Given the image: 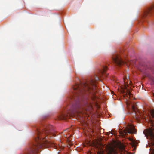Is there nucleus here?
Segmentation results:
<instances>
[{
    "label": "nucleus",
    "instance_id": "obj_13",
    "mask_svg": "<svg viewBox=\"0 0 154 154\" xmlns=\"http://www.w3.org/2000/svg\"><path fill=\"white\" fill-rule=\"evenodd\" d=\"M97 154H103V151H99L97 152Z\"/></svg>",
    "mask_w": 154,
    "mask_h": 154
},
{
    "label": "nucleus",
    "instance_id": "obj_11",
    "mask_svg": "<svg viewBox=\"0 0 154 154\" xmlns=\"http://www.w3.org/2000/svg\"><path fill=\"white\" fill-rule=\"evenodd\" d=\"M138 112H139V113H138V115H137V114H136V116L137 118V119H136L135 118V119L137 121V122H138V118H140V116H139V114L140 115V117H142V115H142V114H141V113L138 111ZM143 117H142L143 118Z\"/></svg>",
    "mask_w": 154,
    "mask_h": 154
},
{
    "label": "nucleus",
    "instance_id": "obj_7",
    "mask_svg": "<svg viewBox=\"0 0 154 154\" xmlns=\"http://www.w3.org/2000/svg\"><path fill=\"white\" fill-rule=\"evenodd\" d=\"M128 127H125V129L123 130L122 131L121 130V131L123 132L125 134L128 133L129 134H134L136 133V130L135 128L134 127H131L132 126H128Z\"/></svg>",
    "mask_w": 154,
    "mask_h": 154
},
{
    "label": "nucleus",
    "instance_id": "obj_5",
    "mask_svg": "<svg viewBox=\"0 0 154 154\" xmlns=\"http://www.w3.org/2000/svg\"><path fill=\"white\" fill-rule=\"evenodd\" d=\"M124 88H122L121 91L122 93H125V95L127 97H130L132 94H131L130 91L127 88V87L128 86V82H129V84H130L131 83V81H129L127 83L126 82H125V79H124Z\"/></svg>",
    "mask_w": 154,
    "mask_h": 154
},
{
    "label": "nucleus",
    "instance_id": "obj_1",
    "mask_svg": "<svg viewBox=\"0 0 154 154\" xmlns=\"http://www.w3.org/2000/svg\"><path fill=\"white\" fill-rule=\"evenodd\" d=\"M108 69L107 66H103L99 71V73L95 76L94 79L88 81L82 82L78 79L79 83H76L73 87L74 92L71 97V99L75 101L76 103L83 100L85 105L84 110L91 111L92 109L93 101H95L97 98L95 94L98 91L96 81L103 75H105Z\"/></svg>",
    "mask_w": 154,
    "mask_h": 154
},
{
    "label": "nucleus",
    "instance_id": "obj_15",
    "mask_svg": "<svg viewBox=\"0 0 154 154\" xmlns=\"http://www.w3.org/2000/svg\"><path fill=\"white\" fill-rule=\"evenodd\" d=\"M134 125V124H130L128 125Z\"/></svg>",
    "mask_w": 154,
    "mask_h": 154
},
{
    "label": "nucleus",
    "instance_id": "obj_12",
    "mask_svg": "<svg viewBox=\"0 0 154 154\" xmlns=\"http://www.w3.org/2000/svg\"><path fill=\"white\" fill-rule=\"evenodd\" d=\"M150 114L152 118H154V110H151L150 111Z\"/></svg>",
    "mask_w": 154,
    "mask_h": 154
},
{
    "label": "nucleus",
    "instance_id": "obj_16",
    "mask_svg": "<svg viewBox=\"0 0 154 154\" xmlns=\"http://www.w3.org/2000/svg\"><path fill=\"white\" fill-rule=\"evenodd\" d=\"M92 131H94V130H92Z\"/></svg>",
    "mask_w": 154,
    "mask_h": 154
},
{
    "label": "nucleus",
    "instance_id": "obj_9",
    "mask_svg": "<svg viewBox=\"0 0 154 154\" xmlns=\"http://www.w3.org/2000/svg\"><path fill=\"white\" fill-rule=\"evenodd\" d=\"M119 149L121 152V154H130L125 149V147L124 146H121L119 148Z\"/></svg>",
    "mask_w": 154,
    "mask_h": 154
},
{
    "label": "nucleus",
    "instance_id": "obj_2",
    "mask_svg": "<svg viewBox=\"0 0 154 154\" xmlns=\"http://www.w3.org/2000/svg\"><path fill=\"white\" fill-rule=\"evenodd\" d=\"M79 104L77 103L76 106H73L70 109H67L60 113L57 116V119L59 120H64L74 117L76 118L77 117H78L79 115V112L77 110V109L79 107Z\"/></svg>",
    "mask_w": 154,
    "mask_h": 154
},
{
    "label": "nucleus",
    "instance_id": "obj_3",
    "mask_svg": "<svg viewBox=\"0 0 154 154\" xmlns=\"http://www.w3.org/2000/svg\"><path fill=\"white\" fill-rule=\"evenodd\" d=\"M122 52L120 53H114L112 56V59L114 63L118 66H120L125 64L126 61L123 60L121 54H122Z\"/></svg>",
    "mask_w": 154,
    "mask_h": 154
},
{
    "label": "nucleus",
    "instance_id": "obj_14",
    "mask_svg": "<svg viewBox=\"0 0 154 154\" xmlns=\"http://www.w3.org/2000/svg\"><path fill=\"white\" fill-rule=\"evenodd\" d=\"M151 125H154V124L153 123V122L151 121Z\"/></svg>",
    "mask_w": 154,
    "mask_h": 154
},
{
    "label": "nucleus",
    "instance_id": "obj_8",
    "mask_svg": "<svg viewBox=\"0 0 154 154\" xmlns=\"http://www.w3.org/2000/svg\"><path fill=\"white\" fill-rule=\"evenodd\" d=\"M131 109L129 111V113L131 114H134V115L136 119L137 118L136 116V114L138 115V113H139L138 112V109L137 107V105L136 103L131 104Z\"/></svg>",
    "mask_w": 154,
    "mask_h": 154
},
{
    "label": "nucleus",
    "instance_id": "obj_10",
    "mask_svg": "<svg viewBox=\"0 0 154 154\" xmlns=\"http://www.w3.org/2000/svg\"><path fill=\"white\" fill-rule=\"evenodd\" d=\"M116 153H117V152L114 148L111 147L110 148L109 150V153L110 154H112V153L116 154Z\"/></svg>",
    "mask_w": 154,
    "mask_h": 154
},
{
    "label": "nucleus",
    "instance_id": "obj_4",
    "mask_svg": "<svg viewBox=\"0 0 154 154\" xmlns=\"http://www.w3.org/2000/svg\"><path fill=\"white\" fill-rule=\"evenodd\" d=\"M154 14V4L144 12L143 16V19L148 18L149 17Z\"/></svg>",
    "mask_w": 154,
    "mask_h": 154
},
{
    "label": "nucleus",
    "instance_id": "obj_6",
    "mask_svg": "<svg viewBox=\"0 0 154 154\" xmlns=\"http://www.w3.org/2000/svg\"><path fill=\"white\" fill-rule=\"evenodd\" d=\"M151 126L152 127L149 129L144 130L143 133L146 135H149L151 139L154 140V126Z\"/></svg>",
    "mask_w": 154,
    "mask_h": 154
}]
</instances>
